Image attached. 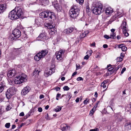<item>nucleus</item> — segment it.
I'll return each mask as SVG.
<instances>
[{
  "mask_svg": "<svg viewBox=\"0 0 131 131\" xmlns=\"http://www.w3.org/2000/svg\"><path fill=\"white\" fill-rule=\"evenodd\" d=\"M89 33V32L88 30H86L84 31V33L86 35H87Z\"/></svg>",
  "mask_w": 131,
  "mask_h": 131,
  "instance_id": "57",
  "label": "nucleus"
},
{
  "mask_svg": "<svg viewBox=\"0 0 131 131\" xmlns=\"http://www.w3.org/2000/svg\"><path fill=\"white\" fill-rule=\"evenodd\" d=\"M68 127L65 124L62 125L61 126V128L63 131H65L67 128Z\"/></svg>",
  "mask_w": 131,
  "mask_h": 131,
  "instance_id": "27",
  "label": "nucleus"
},
{
  "mask_svg": "<svg viewBox=\"0 0 131 131\" xmlns=\"http://www.w3.org/2000/svg\"><path fill=\"white\" fill-rule=\"evenodd\" d=\"M60 88H59V87H57L56 88V91H59L60 90Z\"/></svg>",
  "mask_w": 131,
  "mask_h": 131,
  "instance_id": "64",
  "label": "nucleus"
},
{
  "mask_svg": "<svg viewBox=\"0 0 131 131\" xmlns=\"http://www.w3.org/2000/svg\"><path fill=\"white\" fill-rule=\"evenodd\" d=\"M79 10L77 6L75 5L72 7L69 11V15L71 17L75 18L79 15Z\"/></svg>",
  "mask_w": 131,
  "mask_h": 131,
  "instance_id": "4",
  "label": "nucleus"
},
{
  "mask_svg": "<svg viewBox=\"0 0 131 131\" xmlns=\"http://www.w3.org/2000/svg\"><path fill=\"white\" fill-rule=\"evenodd\" d=\"M24 112H23L19 114V116H24Z\"/></svg>",
  "mask_w": 131,
  "mask_h": 131,
  "instance_id": "59",
  "label": "nucleus"
},
{
  "mask_svg": "<svg viewBox=\"0 0 131 131\" xmlns=\"http://www.w3.org/2000/svg\"><path fill=\"white\" fill-rule=\"evenodd\" d=\"M52 4L54 7H55L57 5H58L57 1H54V2H52Z\"/></svg>",
  "mask_w": 131,
  "mask_h": 131,
  "instance_id": "33",
  "label": "nucleus"
},
{
  "mask_svg": "<svg viewBox=\"0 0 131 131\" xmlns=\"http://www.w3.org/2000/svg\"><path fill=\"white\" fill-rule=\"evenodd\" d=\"M13 10L16 13L18 18L20 17L23 14V12L20 8L19 7H16Z\"/></svg>",
  "mask_w": 131,
  "mask_h": 131,
  "instance_id": "15",
  "label": "nucleus"
},
{
  "mask_svg": "<svg viewBox=\"0 0 131 131\" xmlns=\"http://www.w3.org/2000/svg\"><path fill=\"white\" fill-rule=\"evenodd\" d=\"M48 51L47 50H43L37 53L34 57L35 60L37 61H39L41 58L45 57L48 53Z\"/></svg>",
  "mask_w": 131,
  "mask_h": 131,
  "instance_id": "5",
  "label": "nucleus"
},
{
  "mask_svg": "<svg viewBox=\"0 0 131 131\" xmlns=\"http://www.w3.org/2000/svg\"><path fill=\"white\" fill-rule=\"evenodd\" d=\"M4 74L2 72L0 73V81L1 80L2 78L4 76Z\"/></svg>",
  "mask_w": 131,
  "mask_h": 131,
  "instance_id": "43",
  "label": "nucleus"
},
{
  "mask_svg": "<svg viewBox=\"0 0 131 131\" xmlns=\"http://www.w3.org/2000/svg\"><path fill=\"white\" fill-rule=\"evenodd\" d=\"M93 6L94 8L92 10V12L95 15H99L103 12L104 10L102 5L98 2H94Z\"/></svg>",
  "mask_w": 131,
  "mask_h": 131,
  "instance_id": "1",
  "label": "nucleus"
},
{
  "mask_svg": "<svg viewBox=\"0 0 131 131\" xmlns=\"http://www.w3.org/2000/svg\"><path fill=\"white\" fill-rule=\"evenodd\" d=\"M105 83H104V82H102L101 85V87H103V88H105L106 87V85H105Z\"/></svg>",
  "mask_w": 131,
  "mask_h": 131,
  "instance_id": "36",
  "label": "nucleus"
},
{
  "mask_svg": "<svg viewBox=\"0 0 131 131\" xmlns=\"http://www.w3.org/2000/svg\"><path fill=\"white\" fill-rule=\"evenodd\" d=\"M3 111L2 110V107L1 106H0V115H1L2 114Z\"/></svg>",
  "mask_w": 131,
  "mask_h": 131,
  "instance_id": "55",
  "label": "nucleus"
},
{
  "mask_svg": "<svg viewBox=\"0 0 131 131\" xmlns=\"http://www.w3.org/2000/svg\"><path fill=\"white\" fill-rule=\"evenodd\" d=\"M46 26L48 27V29H51V31H53L52 29H53L55 27V26L54 25H52L50 23H48L47 24Z\"/></svg>",
  "mask_w": 131,
  "mask_h": 131,
  "instance_id": "24",
  "label": "nucleus"
},
{
  "mask_svg": "<svg viewBox=\"0 0 131 131\" xmlns=\"http://www.w3.org/2000/svg\"><path fill=\"white\" fill-rule=\"evenodd\" d=\"M54 8L59 12L61 11L62 9L61 5H57Z\"/></svg>",
  "mask_w": 131,
  "mask_h": 131,
  "instance_id": "26",
  "label": "nucleus"
},
{
  "mask_svg": "<svg viewBox=\"0 0 131 131\" xmlns=\"http://www.w3.org/2000/svg\"><path fill=\"white\" fill-rule=\"evenodd\" d=\"M40 1V4L42 5L47 4L48 3V0H39Z\"/></svg>",
  "mask_w": 131,
  "mask_h": 131,
  "instance_id": "21",
  "label": "nucleus"
},
{
  "mask_svg": "<svg viewBox=\"0 0 131 131\" xmlns=\"http://www.w3.org/2000/svg\"><path fill=\"white\" fill-rule=\"evenodd\" d=\"M30 90V88L29 86H26L22 90L21 92V94L23 95H26L29 91Z\"/></svg>",
  "mask_w": 131,
  "mask_h": 131,
  "instance_id": "16",
  "label": "nucleus"
},
{
  "mask_svg": "<svg viewBox=\"0 0 131 131\" xmlns=\"http://www.w3.org/2000/svg\"><path fill=\"white\" fill-rule=\"evenodd\" d=\"M74 29V28L70 27L69 28L65 29L63 31V33L65 34H68L72 32Z\"/></svg>",
  "mask_w": 131,
  "mask_h": 131,
  "instance_id": "19",
  "label": "nucleus"
},
{
  "mask_svg": "<svg viewBox=\"0 0 131 131\" xmlns=\"http://www.w3.org/2000/svg\"><path fill=\"white\" fill-rule=\"evenodd\" d=\"M95 110V109H94L93 108L90 111V115H91L92 116L94 113Z\"/></svg>",
  "mask_w": 131,
  "mask_h": 131,
  "instance_id": "32",
  "label": "nucleus"
},
{
  "mask_svg": "<svg viewBox=\"0 0 131 131\" xmlns=\"http://www.w3.org/2000/svg\"><path fill=\"white\" fill-rule=\"evenodd\" d=\"M114 69V68L112 67H111L109 68L108 69V71H112Z\"/></svg>",
  "mask_w": 131,
  "mask_h": 131,
  "instance_id": "52",
  "label": "nucleus"
},
{
  "mask_svg": "<svg viewBox=\"0 0 131 131\" xmlns=\"http://www.w3.org/2000/svg\"><path fill=\"white\" fill-rule=\"evenodd\" d=\"M116 34L114 32L110 34V37L111 38L114 39L116 38Z\"/></svg>",
  "mask_w": 131,
  "mask_h": 131,
  "instance_id": "30",
  "label": "nucleus"
},
{
  "mask_svg": "<svg viewBox=\"0 0 131 131\" xmlns=\"http://www.w3.org/2000/svg\"><path fill=\"white\" fill-rule=\"evenodd\" d=\"M98 95V94L96 92H95V94H94V96L96 98L97 97Z\"/></svg>",
  "mask_w": 131,
  "mask_h": 131,
  "instance_id": "63",
  "label": "nucleus"
},
{
  "mask_svg": "<svg viewBox=\"0 0 131 131\" xmlns=\"http://www.w3.org/2000/svg\"><path fill=\"white\" fill-rule=\"evenodd\" d=\"M46 37L44 31L42 30V32L41 33L37 38L38 40L43 41L46 39Z\"/></svg>",
  "mask_w": 131,
  "mask_h": 131,
  "instance_id": "13",
  "label": "nucleus"
},
{
  "mask_svg": "<svg viewBox=\"0 0 131 131\" xmlns=\"http://www.w3.org/2000/svg\"><path fill=\"white\" fill-rule=\"evenodd\" d=\"M104 37L106 39H108L111 38L110 37L108 36L107 35H105L104 36Z\"/></svg>",
  "mask_w": 131,
  "mask_h": 131,
  "instance_id": "48",
  "label": "nucleus"
},
{
  "mask_svg": "<svg viewBox=\"0 0 131 131\" xmlns=\"http://www.w3.org/2000/svg\"><path fill=\"white\" fill-rule=\"evenodd\" d=\"M34 112V109L33 108H32L30 110L29 112V114H30H30L32 113H33Z\"/></svg>",
  "mask_w": 131,
  "mask_h": 131,
  "instance_id": "46",
  "label": "nucleus"
},
{
  "mask_svg": "<svg viewBox=\"0 0 131 131\" xmlns=\"http://www.w3.org/2000/svg\"><path fill=\"white\" fill-rule=\"evenodd\" d=\"M55 70V68H53L51 69V68L50 69L47 68L46 69L44 72V75L46 77H48L52 74V72H54Z\"/></svg>",
  "mask_w": 131,
  "mask_h": 131,
  "instance_id": "11",
  "label": "nucleus"
},
{
  "mask_svg": "<svg viewBox=\"0 0 131 131\" xmlns=\"http://www.w3.org/2000/svg\"><path fill=\"white\" fill-rule=\"evenodd\" d=\"M87 53H89V54L90 56L91 55L92 53V50H90L89 51H88L87 52Z\"/></svg>",
  "mask_w": 131,
  "mask_h": 131,
  "instance_id": "56",
  "label": "nucleus"
},
{
  "mask_svg": "<svg viewBox=\"0 0 131 131\" xmlns=\"http://www.w3.org/2000/svg\"><path fill=\"white\" fill-rule=\"evenodd\" d=\"M125 128L127 129H131V123H126L125 125Z\"/></svg>",
  "mask_w": 131,
  "mask_h": 131,
  "instance_id": "22",
  "label": "nucleus"
},
{
  "mask_svg": "<svg viewBox=\"0 0 131 131\" xmlns=\"http://www.w3.org/2000/svg\"><path fill=\"white\" fill-rule=\"evenodd\" d=\"M27 79V75L24 73H22L15 77L14 79L15 83L16 84H20L26 81Z\"/></svg>",
  "mask_w": 131,
  "mask_h": 131,
  "instance_id": "3",
  "label": "nucleus"
},
{
  "mask_svg": "<svg viewBox=\"0 0 131 131\" xmlns=\"http://www.w3.org/2000/svg\"><path fill=\"white\" fill-rule=\"evenodd\" d=\"M40 17L42 18H50L53 20L56 19L55 15L53 12L49 11H44L41 13L39 14Z\"/></svg>",
  "mask_w": 131,
  "mask_h": 131,
  "instance_id": "2",
  "label": "nucleus"
},
{
  "mask_svg": "<svg viewBox=\"0 0 131 131\" xmlns=\"http://www.w3.org/2000/svg\"><path fill=\"white\" fill-rule=\"evenodd\" d=\"M80 4H82L84 2V0H75Z\"/></svg>",
  "mask_w": 131,
  "mask_h": 131,
  "instance_id": "35",
  "label": "nucleus"
},
{
  "mask_svg": "<svg viewBox=\"0 0 131 131\" xmlns=\"http://www.w3.org/2000/svg\"><path fill=\"white\" fill-rule=\"evenodd\" d=\"M42 22V20L41 21L39 19H35V24H36L38 26L41 25Z\"/></svg>",
  "mask_w": 131,
  "mask_h": 131,
  "instance_id": "23",
  "label": "nucleus"
},
{
  "mask_svg": "<svg viewBox=\"0 0 131 131\" xmlns=\"http://www.w3.org/2000/svg\"><path fill=\"white\" fill-rule=\"evenodd\" d=\"M64 52V50L61 49L56 52V58L58 60H61L62 59Z\"/></svg>",
  "mask_w": 131,
  "mask_h": 131,
  "instance_id": "9",
  "label": "nucleus"
},
{
  "mask_svg": "<svg viewBox=\"0 0 131 131\" xmlns=\"http://www.w3.org/2000/svg\"><path fill=\"white\" fill-rule=\"evenodd\" d=\"M123 11L122 10L117 12L115 14L114 17L116 18H120L123 16Z\"/></svg>",
  "mask_w": 131,
  "mask_h": 131,
  "instance_id": "18",
  "label": "nucleus"
},
{
  "mask_svg": "<svg viewBox=\"0 0 131 131\" xmlns=\"http://www.w3.org/2000/svg\"><path fill=\"white\" fill-rule=\"evenodd\" d=\"M113 10L111 7L106 8L105 10V13L107 15H109L112 14L113 12Z\"/></svg>",
  "mask_w": 131,
  "mask_h": 131,
  "instance_id": "20",
  "label": "nucleus"
},
{
  "mask_svg": "<svg viewBox=\"0 0 131 131\" xmlns=\"http://www.w3.org/2000/svg\"><path fill=\"white\" fill-rule=\"evenodd\" d=\"M103 47L104 48H106L108 47V45L107 44H104L103 45Z\"/></svg>",
  "mask_w": 131,
  "mask_h": 131,
  "instance_id": "60",
  "label": "nucleus"
},
{
  "mask_svg": "<svg viewBox=\"0 0 131 131\" xmlns=\"http://www.w3.org/2000/svg\"><path fill=\"white\" fill-rule=\"evenodd\" d=\"M88 103H89V100L87 99H86L83 102V103L85 105H86Z\"/></svg>",
  "mask_w": 131,
  "mask_h": 131,
  "instance_id": "41",
  "label": "nucleus"
},
{
  "mask_svg": "<svg viewBox=\"0 0 131 131\" xmlns=\"http://www.w3.org/2000/svg\"><path fill=\"white\" fill-rule=\"evenodd\" d=\"M42 111V108L41 107H38V111L39 112H41Z\"/></svg>",
  "mask_w": 131,
  "mask_h": 131,
  "instance_id": "50",
  "label": "nucleus"
},
{
  "mask_svg": "<svg viewBox=\"0 0 131 131\" xmlns=\"http://www.w3.org/2000/svg\"><path fill=\"white\" fill-rule=\"evenodd\" d=\"M115 116L116 121L117 123H120L124 120V118L123 117L121 116L120 113H117L115 115Z\"/></svg>",
  "mask_w": 131,
  "mask_h": 131,
  "instance_id": "14",
  "label": "nucleus"
},
{
  "mask_svg": "<svg viewBox=\"0 0 131 131\" xmlns=\"http://www.w3.org/2000/svg\"><path fill=\"white\" fill-rule=\"evenodd\" d=\"M40 72V71H38L37 69H35L34 71V75H35V74L38 75Z\"/></svg>",
  "mask_w": 131,
  "mask_h": 131,
  "instance_id": "31",
  "label": "nucleus"
},
{
  "mask_svg": "<svg viewBox=\"0 0 131 131\" xmlns=\"http://www.w3.org/2000/svg\"><path fill=\"white\" fill-rule=\"evenodd\" d=\"M10 126V123H7L5 125V127L7 128H9Z\"/></svg>",
  "mask_w": 131,
  "mask_h": 131,
  "instance_id": "37",
  "label": "nucleus"
},
{
  "mask_svg": "<svg viewBox=\"0 0 131 131\" xmlns=\"http://www.w3.org/2000/svg\"><path fill=\"white\" fill-rule=\"evenodd\" d=\"M17 72L15 69H12L9 70L8 72L7 77L9 78H11L16 75Z\"/></svg>",
  "mask_w": 131,
  "mask_h": 131,
  "instance_id": "12",
  "label": "nucleus"
},
{
  "mask_svg": "<svg viewBox=\"0 0 131 131\" xmlns=\"http://www.w3.org/2000/svg\"><path fill=\"white\" fill-rule=\"evenodd\" d=\"M77 81H78L83 80V79L81 77H79L77 78Z\"/></svg>",
  "mask_w": 131,
  "mask_h": 131,
  "instance_id": "47",
  "label": "nucleus"
},
{
  "mask_svg": "<svg viewBox=\"0 0 131 131\" xmlns=\"http://www.w3.org/2000/svg\"><path fill=\"white\" fill-rule=\"evenodd\" d=\"M126 68L125 67H124L122 69L121 72V73L122 74L126 70Z\"/></svg>",
  "mask_w": 131,
  "mask_h": 131,
  "instance_id": "49",
  "label": "nucleus"
},
{
  "mask_svg": "<svg viewBox=\"0 0 131 131\" xmlns=\"http://www.w3.org/2000/svg\"><path fill=\"white\" fill-rule=\"evenodd\" d=\"M124 45L123 44H121L118 45V47L119 48H121V49L122 48V47H123Z\"/></svg>",
  "mask_w": 131,
  "mask_h": 131,
  "instance_id": "53",
  "label": "nucleus"
},
{
  "mask_svg": "<svg viewBox=\"0 0 131 131\" xmlns=\"http://www.w3.org/2000/svg\"><path fill=\"white\" fill-rule=\"evenodd\" d=\"M61 109L62 107L57 106L56 107V108L54 109L53 110L57 112L60 111L61 110Z\"/></svg>",
  "mask_w": 131,
  "mask_h": 131,
  "instance_id": "28",
  "label": "nucleus"
},
{
  "mask_svg": "<svg viewBox=\"0 0 131 131\" xmlns=\"http://www.w3.org/2000/svg\"><path fill=\"white\" fill-rule=\"evenodd\" d=\"M63 89L67 91L69 90L70 88H69L68 86H66L63 87Z\"/></svg>",
  "mask_w": 131,
  "mask_h": 131,
  "instance_id": "40",
  "label": "nucleus"
},
{
  "mask_svg": "<svg viewBox=\"0 0 131 131\" xmlns=\"http://www.w3.org/2000/svg\"><path fill=\"white\" fill-rule=\"evenodd\" d=\"M86 36V35L84 33V32L82 33V34L80 36H79V37L80 38V39H81V38L84 37Z\"/></svg>",
  "mask_w": 131,
  "mask_h": 131,
  "instance_id": "34",
  "label": "nucleus"
},
{
  "mask_svg": "<svg viewBox=\"0 0 131 131\" xmlns=\"http://www.w3.org/2000/svg\"><path fill=\"white\" fill-rule=\"evenodd\" d=\"M6 8V5L5 4H3L0 5V14L3 13L5 11Z\"/></svg>",
  "mask_w": 131,
  "mask_h": 131,
  "instance_id": "17",
  "label": "nucleus"
},
{
  "mask_svg": "<svg viewBox=\"0 0 131 131\" xmlns=\"http://www.w3.org/2000/svg\"><path fill=\"white\" fill-rule=\"evenodd\" d=\"M90 45L91 46L93 47H95V42H93L91 44H90Z\"/></svg>",
  "mask_w": 131,
  "mask_h": 131,
  "instance_id": "51",
  "label": "nucleus"
},
{
  "mask_svg": "<svg viewBox=\"0 0 131 131\" xmlns=\"http://www.w3.org/2000/svg\"><path fill=\"white\" fill-rule=\"evenodd\" d=\"M76 70H78L81 68V67L80 66L79 64H76Z\"/></svg>",
  "mask_w": 131,
  "mask_h": 131,
  "instance_id": "42",
  "label": "nucleus"
},
{
  "mask_svg": "<svg viewBox=\"0 0 131 131\" xmlns=\"http://www.w3.org/2000/svg\"><path fill=\"white\" fill-rule=\"evenodd\" d=\"M71 97V96L69 95H67V97L69 98V100Z\"/></svg>",
  "mask_w": 131,
  "mask_h": 131,
  "instance_id": "61",
  "label": "nucleus"
},
{
  "mask_svg": "<svg viewBox=\"0 0 131 131\" xmlns=\"http://www.w3.org/2000/svg\"><path fill=\"white\" fill-rule=\"evenodd\" d=\"M21 32L18 29H15L13 31L12 34L10 36L9 38L12 40H13L15 39L16 38H18L21 35Z\"/></svg>",
  "mask_w": 131,
  "mask_h": 131,
  "instance_id": "6",
  "label": "nucleus"
},
{
  "mask_svg": "<svg viewBox=\"0 0 131 131\" xmlns=\"http://www.w3.org/2000/svg\"><path fill=\"white\" fill-rule=\"evenodd\" d=\"M17 28L18 29H21L22 28V26L21 25V24L20 22L18 24Z\"/></svg>",
  "mask_w": 131,
  "mask_h": 131,
  "instance_id": "39",
  "label": "nucleus"
},
{
  "mask_svg": "<svg viewBox=\"0 0 131 131\" xmlns=\"http://www.w3.org/2000/svg\"><path fill=\"white\" fill-rule=\"evenodd\" d=\"M45 118L47 120H50L51 119L50 118L48 117V114H46Z\"/></svg>",
  "mask_w": 131,
  "mask_h": 131,
  "instance_id": "45",
  "label": "nucleus"
},
{
  "mask_svg": "<svg viewBox=\"0 0 131 131\" xmlns=\"http://www.w3.org/2000/svg\"><path fill=\"white\" fill-rule=\"evenodd\" d=\"M125 20H123L122 23L120 27V28L123 29V32L124 35L126 37L128 36L129 35V34L126 31V23Z\"/></svg>",
  "mask_w": 131,
  "mask_h": 131,
  "instance_id": "8",
  "label": "nucleus"
},
{
  "mask_svg": "<svg viewBox=\"0 0 131 131\" xmlns=\"http://www.w3.org/2000/svg\"><path fill=\"white\" fill-rule=\"evenodd\" d=\"M5 86V85L4 84H3L2 82L0 83V93L3 91Z\"/></svg>",
  "mask_w": 131,
  "mask_h": 131,
  "instance_id": "25",
  "label": "nucleus"
},
{
  "mask_svg": "<svg viewBox=\"0 0 131 131\" xmlns=\"http://www.w3.org/2000/svg\"><path fill=\"white\" fill-rule=\"evenodd\" d=\"M99 128H96L95 129H91L90 130V131H99Z\"/></svg>",
  "mask_w": 131,
  "mask_h": 131,
  "instance_id": "44",
  "label": "nucleus"
},
{
  "mask_svg": "<svg viewBox=\"0 0 131 131\" xmlns=\"http://www.w3.org/2000/svg\"><path fill=\"white\" fill-rule=\"evenodd\" d=\"M122 50L123 51H126L127 49V48L125 46H124L122 48Z\"/></svg>",
  "mask_w": 131,
  "mask_h": 131,
  "instance_id": "38",
  "label": "nucleus"
},
{
  "mask_svg": "<svg viewBox=\"0 0 131 131\" xmlns=\"http://www.w3.org/2000/svg\"><path fill=\"white\" fill-rule=\"evenodd\" d=\"M89 56L88 54L84 57V59H85L87 60L89 59Z\"/></svg>",
  "mask_w": 131,
  "mask_h": 131,
  "instance_id": "54",
  "label": "nucleus"
},
{
  "mask_svg": "<svg viewBox=\"0 0 131 131\" xmlns=\"http://www.w3.org/2000/svg\"><path fill=\"white\" fill-rule=\"evenodd\" d=\"M11 109V108L9 107V106H8L6 108V110H9Z\"/></svg>",
  "mask_w": 131,
  "mask_h": 131,
  "instance_id": "62",
  "label": "nucleus"
},
{
  "mask_svg": "<svg viewBox=\"0 0 131 131\" xmlns=\"http://www.w3.org/2000/svg\"><path fill=\"white\" fill-rule=\"evenodd\" d=\"M8 81L9 84L10 85H13L15 82V81H14L12 79H9L8 80Z\"/></svg>",
  "mask_w": 131,
  "mask_h": 131,
  "instance_id": "29",
  "label": "nucleus"
},
{
  "mask_svg": "<svg viewBox=\"0 0 131 131\" xmlns=\"http://www.w3.org/2000/svg\"><path fill=\"white\" fill-rule=\"evenodd\" d=\"M15 12L13 9L9 13V17L11 20H13L18 18V16Z\"/></svg>",
  "mask_w": 131,
  "mask_h": 131,
  "instance_id": "10",
  "label": "nucleus"
},
{
  "mask_svg": "<svg viewBox=\"0 0 131 131\" xmlns=\"http://www.w3.org/2000/svg\"><path fill=\"white\" fill-rule=\"evenodd\" d=\"M16 90V89L14 87H12L8 89L6 93L7 98L8 99H10L11 97L15 93Z\"/></svg>",
  "mask_w": 131,
  "mask_h": 131,
  "instance_id": "7",
  "label": "nucleus"
},
{
  "mask_svg": "<svg viewBox=\"0 0 131 131\" xmlns=\"http://www.w3.org/2000/svg\"><path fill=\"white\" fill-rule=\"evenodd\" d=\"M44 97V96L43 94H41L40 95L39 98L40 99H41Z\"/></svg>",
  "mask_w": 131,
  "mask_h": 131,
  "instance_id": "58",
  "label": "nucleus"
}]
</instances>
